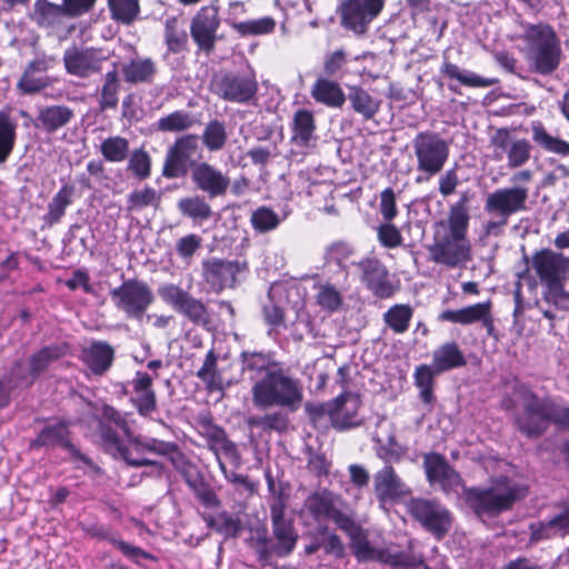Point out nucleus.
Segmentation results:
<instances>
[{"mask_svg": "<svg viewBox=\"0 0 569 569\" xmlns=\"http://www.w3.org/2000/svg\"><path fill=\"white\" fill-rule=\"evenodd\" d=\"M525 496V489L507 478L492 481L488 488H473L467 492V500L475 512L481 516H496Z\"/></svg>", "mask_w": 569, "mask_h": 569, "instance_id": "423d86ee", "label": "nucleus"}, {"mask_svg": "<svg viewBox=\"0 0 569 569\" xmlns=\"http://www.w3.org/2000/svg\"><path fill=\"white\" fill-rule=\"evenodd\" d=\"M34 443L46 447L61 446L76 452L70 443L68 429L63 423L46 427L40 432Z\"/></svg>", "mask_w": 569, "mask_h": 569, "instance_id": "37998d69", "label": "nucleus"}, {"mask_svg": "<svg viewBox=\"0 0 569 569\" xmlns=\"http://www.w3.org/2000/svg\"><path fill=\"white\" fill-rule=\"evenodd\" d=\"M63 17H67L63 6L54 4L48 0H37L34 2L32 20L38 26L50 28L60 24Z\"/></svg>", "mask_w": 569, "mask_h": 569, "instance_id": "4c0bfd02", "label": "nucleus"}, {"mask_svg": "<svg viewBox=\"0 0 569 569\" xmlns=\"http://www.w3.org/2000/svg\"><path fill=\"white\" fill-rule=\"evenodd\" d=\"M373 491L380 505L396 502L411 495L410 488L389 465L373 475Z\"/></svg>", "mask_w": 569, "mask_h": 569, "instance_id": "412c9836", "label": "nucleus"}, {"mask_svg": "<svg viewBox=\"0 0 569 569\" xmlns=\"http://www.w3.org/2000/svg\"><path fill=\"white\" fill-rule=\"evenodd\" d=\"M316 301L318 306L328 312H336L340 309L343 298L339 289L330 282H321L316 286Z\"/></svg>", "mask_w": 569, "mask_h": 569, "instance_id": "49530a36", "label": "nucleus"}, {"mask_svg": "<svg viewBox=\"0 0 569 569\" xmlns=\"http://www.w3.org/2000/svg\"><path fill=\"white\" fill-rule=\"evenodd\" d=\"M470 216L465 201L451 206L448 218L435 223L432 243L428 247L430 261L449 269L462 268L472 260L468 237Z\"/></svg>", "mask_w": 569, "mask_h": 569, "instance_id": "f257e3e1", "label": "nucleus"}, {"mask_svg": "<svg viewBox=\"0 0 569 569\" xmlns=\"http://www.w3.org/2000/svg\"><path fill=\"white\" fill-rule=\"evenodd\" d=\"M161 201V194L153 188L146 187L134 190L128 196V211H139L147 207L157 208Z\"/></svg>", "mask_w": 569, "mask_h": 569, "instance_id": "5fc2aeb1", "label": "nucleus"}, {"mask_svg": "<svg viewBox=\"0 0 569 569\" xmlns=\"http://www.w3.org/2000/svg\"><path fill=\"white\" fill-rule=\"evenodd\" d=\"M49 84L50 81L47 76H37L33 71L26 69L17 86L21 92L32 94L41 91Z\"/></svg>", "mask_w": 569, "mask_h": 569, "instance_id": "e2e57ef3", "label": "nucleus"}, {"mask_svg": "<svg viewBox=\"0 0 569 569\" xmlns=\"http://www.w3.org/2000/svg\"><path fill=\"white\" fill-rule=\"evenodd\" d=\"M439 373L440 372H436L432 366L427 365H421L415 370V386L419 389L420 399L425 403H431L433 401L435 376Z\"/></svg>", "mask_w": 569, "mask_h": 569, "instance_id": "c03bdc74", "label": "nucleus"}, {"mask_svg": "<svg viewBox=\"0 0 569 569\" xmlns=\"http://www.w3.org/2000/svg\"><path fill=\"white\" fill-rule=\"evenodd\" d=\"M197 376L207 385L209 390L220 389L221 379L220 375L217 372V357L212 351L208 352Z\"/></svg>", "mask_w": 569, "mask_h": 569, "instance_id": "052dcab7", "label": "nucleus"}, {"mask_svg": "<svg viewBox=\"0 0 569 569\" xmlns=\"http://www.w3.org/2000/svg\"><path fill=\"white\" fill-rule=\"evenodd\" d=\"M276 21L270 17L242 21L233 24V29L241 36L267 34L274 30Z\"/></svg>", "mask_w": 569, "mask_h": 569, "instance_id": "13d9d810", "label": "nucleus"}, {"mask_svg": "<svg viewBox=\"0 0 569 569\" xmlns=\"http://www.w3.org/2000/svg\"><path fill=\"white\" fill-rule=\"evenodd\" d=\"M157 67L151 58H137L124 63L121 72L126 82L131 84L152 82Z\"/></svg>", "mask_w": 569, "mask_h": 569, "instance_id": "7c9ffc66", "label": "nucleus"}, {"mask_svg": "<svg viewBox=\"0 0 569 569\" xmlns=\"http://www.w3.org/2000/svg\"><path fill=\"white\" fill-rule=\"evenodd\" d=\"M120 89V80L118 76L117 64L104 76L103 84L100 92L101 109L116 108L118 104V92Z\"/></svg>", "mask_w": 569, "mask_h": 569, "instance_id": "09e8293b", "label": "nucleus"}, {"mask_svg": "<svg viewBox=\"0 0 569 569\" xmlns=\"http://www.w3.org/2000/svg\"><path fill=\"white\" fill-rule=\"evenodd\" d=\"M128 170L139 180H144L151 172L150 156L142 149L134 150L129 158Z\"/></svg>", "mask_w": 569, "mask_h": 569, "instance_id": "680f3d73", "label": "nucleus"}, {"mask_svg": "<svg viewBox=\"0 0 569 569\" xmlns=\"http://www.w3.org/2000/svg\"><path fill=\"white\" fill-rule=\"evenodd\" d=\"M532 140L543 150L569 156V142L551 136L540 122H533L531 127Z\"/></svg>", "mask_w": 569, "mask_h": 569, "instance_id": "58836bf2", "label": "nucleus"}, {"mask_svg": "<svg viewBox=\"0 0 569 569\" xmlns=\"http://www.w3.org/2000/svg\"><path fill=\"white\" fill-rule=\"evenodd\" d=\"M198 148L197 136L186 134L178 138L167 152L162 174L169 179L183 177L196 163L192 158Z\"/></svg>", "mask_w": 569, "mask_h": 569, "instance_id": "2eb2a0df", "label": "nucleus"}, {"mask_svg": "<svg viewBox=\"0 0 569 569\" xmlns=\"http://www.w3.org/2000/svg\"><path fill=\"white\" fill-rule=\"evenodd\" d=\"M114 351L112 347L103 341H94L83 348L81 359L84 365L96 375L104 373L112 365Z\"/></svg>", "mask_w": 569, "mask_h": 569, "instance_id": "c85d7f7f", "label": "nucleus"}, {"mask_svg": "<svg viewBox=\"0 0 569 569\" xmlns=\"http://www.w3.org/2000/svg\"><path fill=\"white\" fill-rule=\"evenodd\" d=\"M109 9L113 20L130 24L140 11L138 0H108Z\"/></svg>", "mask_w": 569, "mask_h": 569, "instance_id": "603ef678", "label": "nucleus"}, {"mask_svg": "<svg viewBox=\"0 0 569 569\" xmlns=\"http://www.w3.org/2000/svg\"><path fill=\"white\" fill-rule=\"evenodd\" d=\"M522 31L517 39L523 43L522 52L529 67L540 74H550L560 64V40L547 23L521 22Z\"/></svg>", "mask_w": 569, "mask_h": 569, "instance_id": "f03ea898", "label": "nucleus"}, {"mask_svg": "<svg viewBox=\"0 0 569 569\" xmlns=\"http://www.w3.org/2000/svg\"><path fill=\"white\" fill-rule=\"evenodd\" d=\"M292 139L300 146H307L313 138L316 124L313 114L308 110H298L293 117Z\"/></svg>", "mask_w": 569, "mask_h": 569, "instance_id": "a19ab883", "label": "nucleus"}, {"mask_svg": "<svg viewBox=\"0 0 569 569\" xmlns=\"http://www.w3.org/2000/svg\"><path fill=\"white\" fill-rule=\"evenodd\" d=\"M219 27L218 10L214 7H203L191 22V37L204 51L213 48L217 29Z\"/></svg>", "mask_w": 569, "mask_h": 569, "instance_id": "4be33fe9", "label": "nucleus"}, {"mask_svg": "<svg viewBox=\"0 0 569 569\" xmlns=\"http://www.w3.org/2000/svg\"><path fill=\"white\" fill-rule=\"evenodd\" d=\"M191 180L198 190L211 199L224 196L230 186L229 177L208 162L192 164Z\"/></svg>", "mask_w": 569, "mask_h": 569, "instance_id": "aec40b11", "label": "nucleus"}, {"mask_svg": "<svg viewBox=\"0 0 569 569\" xmlns=\"http://www.w3.org/2000/svg\"><path fill=\"white\" fill-rule=\"evenodd\" d=\"M311 97L328 107L339 108L346 101L341 87L328 79H318L311 88Z\"/></svg>", "mask_w": 569, "mask_h": 569, "instance_id": "473e14b6", "label": "nucleus"}, {"mask_svg": "<svg viewBox=\"0 0 569 569\" xmlns=\"http://www.w3.org/2000/svg\"><path fill=\"white\" fill-rule=\"evenodd\" d=\"M202 276L210 288L219 292L234 283L236 276L239 272V264L233 261L212 258L203 261Z\"/></svg>", "mask_w": 569, "mask_h": 569, "instance_id": "b1692460", "label": "nucleus"}, {"mask_svg": "<svg viewBox=\"0 0 569 569\" xmlns=\"http://www.w3.org/2000/svg\"><path fill=\"white\" fill-rule=\"evenodd\" d=\"M413 310L408 305H395L385 315L383 320L395 333L408 330Z\"/></svg>", "mask_w": 569, "mask_h": 569, "instance_id": "de8ad7c7", "label": "nucleus"}, {"mask_svg": "<svg viewBox=\"0 0 569 569\" xmlns=\"http://www.w3.org/2000/svg\"><path fill=\"white\" fill-rule=\"evenodd\" d=\"M355 266L361 272L362 281L376 296L380 298L391 296L392 287L388 281V271L379 260L367 258Z\"/></svg>", "mask_w": 569, "mask_h": 569, "instance_id": "a878e982", "label": "nucleus"}, {"mask_svg": "<svg viewBox=\"0 0 569 569\" xmlns=\"http://www.w3.org/2000/svg\"><path fill=\"white\" fill-rule=\"evenodd\" d=\"M490 147L492 148V158L500 161L506 157L508 167L511 169L526 164L532 150V146L527 139L516 137L506 128L497 129L491 134Z\"/></svg>", "mask_w": 569, "mask_h": 569, "instance_id": "9d476101", "label": "nucleus"}, {"mask_svg": "<svg viewBox=\"0 0 569 569\" xmlns=\"http://www.w3.org/2000/svg\"><path fill=\"white\" fill-rule=\"evenodd\" d=\"M68 353L66 345L44 347L36 352L29 361V368L23 362H17L12 368V376L17 377L16 386L29 387L37 377L42 373L52 362Z\"/></svg>", "mask_w": 569, "mask_h": 569, "instance_id": "a211bd4d", "label": "nucleus"}, {"mask_svg": "<svg viewBox=\"0 0 569 569\" xmlns=\"http://www.w3.org/2000/svg\"><path fill=\"white\" fill-rule=\"evenodd\" d=\"M528 196L529 190L526 187L513 186L497 189L487 196L485 211L509 219L510 216L527 209Z\"/></svg>", "mask_w": 569, "mask_h": 569, "instance_id": "4468645a", "label": "nucleus"}, {"mask_svg": "<svg viewBox=\"0 0 569 569\" xmlns=\"http://www.w3.org/2000/svg\"><path fill=\"white\" fill-rule=\"evenodd\" d=\"M164 39L169 51L177 53L184 49L188 36L177 18L172 17L166 20Z\"/></svg>", "mask_w": 569, "mask_h": 569, "instance_id": "3c124183", "label": "nucleus"}, {"mask_svg": "<svg viewBox=\"0 0 569 569\" xmlns=\"http://www.w3.org/2000/svg\"><path fill=\"white\" fill-rule=\"evenodd\" d=\"M201 247V238L197 234H188L180 238L176 249L178 254L186 261H190L196 251Z\"/></svg>", "mask_w": 569, "mask_h": 569, "instance_id": "774afa93", "label": "nucleus"}, {"mask_svg": "<svg viewBox=\"0 0 569 569\" xmlns=\"http://www.w3.org/2000/svg\"><path fill=\"white\" fill-rule=\"evenodd\" d=\"M108 59L101 49L68 48L63 53V62L69 74L87 78L99 72L102 63Z\"/></svg>", "mask_w": 569, "mask_h": 569, "instance_id": "6ab92c4d", "label": "nucleus"}, {"mask_svg": "<svg viewBox=\"0 0 569 569\" xmlns=\"http://www.w3.org/2000/svg\"><path fill=\"white\" fill-rule=\"evenodd\" d=\"M253 403L261 409L282 407L295 410L302 400L300 382L281 369H267L252 387Z\"/></svg>", "mask_w": 569, "mask_h": 569, "instance_id": "20e7f679", "label": "nucleus"}, {"mask_svg": "<svg viewBox=\"0 0 569 569\" xmlns=\"http://www.w3.org/2000/svg\"><path fill=\"white\" fill-rule=\"evenodd\" d=\"M100 152L107 161L122 162L129 154V141L120 136L107 138L100 144Z\"/></svg>", "mask_w": 569, "mask_h": 569, "instance_id": "8fccbe9b", "label": "nucleus"}, {"mask_svg": "<svg viewBox=\"0 0 569 569\" xmlns=\"http://www.w3.org/2000/svg\"><path fill=\"white\" fill-rule=\"evenodd\" d=\"M353 252L355 250L350 244L346 242H336L327 249L326 260L345 268L346 262L353 256Z\"/></svg>", "mask_w": 569, "mask_h": 569, "instance_id": "69168bd1", "label": "nucleus"}, {"mask_svg": "<svg viewBox=\"0 0 569 569\" xmlns=\"http://www.w3.org/2000/svg\"><path fill=\"white\" fill-rule=\"evenodd\" d=\"M160 298L170 305L177 312L183 315L191 322L206 325L209 316L206 306L199 299L193 298L181 287L172 283H164L159 287Z\"/></svg>", "mask_w": 569, "mask_h": 569, "instance_id": "ddd939ff", "label": "nucleus"}, {"mask_svg": "<svg viewBox=\"0 0 569 569\" xmlns=\"http://www.w3.org/2000/svg\"><path fill=\"white\" fill-rule=\"evenodd\" d=\"M348 99L355 112L363 119H372L380 110V100L360 87H351Z\"/></svg>", "mask_w": 569, "mask_h": 569, "instance_id": "f704fd0d", "label": "nucleus"}, {"mask_svg": "<svg viewBox=\"0 0 569 569\" xmlns=\"http://www.w3.org/2000/svg\"><path fill=\"white\" fill-rule=\"evenodd\" d=\"M462 351L456 342H447L437 348L432 353V367L436 372H445L465 366Z\"/></svg>", "mask_w": 569, "mask_h": 569, "instance_id": "2f4dec72", "label": "nucleus"}, {"mask_svg": "<svg viewBox=\"0 0 569 569\" xmlns=\"http://www.w3.org/2000/svg\"><path fill=\"white\" fill-rule=\"evenodd\" d=\"M360 406V397L356 393L347 392L338 396L330 402L321 405L318 410L320 413L329 417L336 429L346 430L361 423V419L358 416Z\"/></svg>", "mask_w": 569, "mask_h": 569, "instance_id": "f3484780", "label": "nucleus"}, {"mask_svg": "<svg viewBox=\"0 0 569 569\" xmlns=\"http://www.w3.org/2000/svg\"><path fill=\"white\" fill-rule=\"evenodd\" d=\"M350 548L358 561H379V559H382V550L370 543L367 533L362 529L350 538Z\"/></svg>", "mask_w": 569, "mask_h": 569, "instance_id": "a18cd8bd", "label": "nucleus"}, {"mask_svg": "<svg viewBox=\"0 0 569 569\" xmlns=\"http://www.w3.org/2000/svg\"><path fill=\"white\" fill-rule=\"evenodd\" d=\"M177 208L183 217L190 218L196 224L207 221L212 216L210 204L198 194L181 198Z\"/></svg>", "mask_w": 569, "mask_h": 569, "instance_id": "72a5a7b5", "label": "nucleus"}, {"mask_svg": "<svg viewBox=\"0 0 569 569\" xmlns=\"http://www.w3.org/2000/svg\"><path fill=\"white\" fill-rule=\"evenodd\" d=\"M306 507L318 521L331 520L338 511L335 496L327 491L309 497Z\"/></svg>", "mask_w": 569, "mask_h": 569, "instance_id": "e433bc0d", "label": "nucleus"}, {"mask_svg": "<svg viewBox=\"0 0 569 569\" xmlns=\"http://www.w3.org/2000/svg\"><path fill=\"white\" fill-rule=\"evenodd\" d=\"M531 267L545 286V300L557 307H565L569 301V292L565 288L569 280V257L543 249L533 254Z\"/></svg>", "mask_w": 569, "mask_h": 569, "instance_id": "39448f33", "label": "nucleus"}, {"mask_svg": "<svg viewBox=\"0 0 569 569\" xmlns=\"http://www.w3.org/2000/svg\"><path fill=\"white\" fill-rule=\"evenodd\" d=\"M196 120L191 113L178 110L158 120V129L163 132H178L190 129Z\"/></svg>", "mask_w": 569, "mask_h": 569, "instance_id": "864d4df0", "label": "nucleus"}, {"mask_svg": "<svg viewBox=\"0 0 569 569\" xmlns=\"http://www.w3.org/2000/svg\"><path fill=\"white\" fill-rule=\"evenodd\" d=\"M413 154L416 157V169L418 176L416 182L429 181L439 174L450 156V143L439 133L422 131L416 134L412 140Z\"/></svg>", "mask_w": 569, "mask_h": 569, "instance_id": "0eeeda50", "label": "nucleus"}, {"mask_svg": "<svg viewBox=\"0 0 569 569\" xmlns=\"http://www.w3.org/2000/svg\"><path fill=\"white\" fill-rule=\"evenodd\" d=\"M131 385L133 390L131 401L138 412L147 417L156 411L157 398L152 388V378L146 372L138 371Z\"/></svg>", "mask_w": 569, "mask_h": 569, "instance_id": "cd10ccee", "label": "nucleus"}, {"mask_svg": "<svg viewBox=\"0 0 569 569\" xmlns=\"http://www.w3.org/2000/svg\"><path fill=\"white\" fill-rule=\"evenodd\" d=\"M101 443L108 453L133 467L156 465L154 461L143 458L144 453L170 457L172 461H174V455H179L178 447L173 442L133 436V433L122 440L116 431L107 427L101 429Z\"/></svg>", "mask_w": 569, "mask_h": 569, "instance_id": "7ed1b4c3", "label": "nucleus"}, {"mask_svg": "<svg viewBox=\"0 0 569 569\" xmlns=\"http://www.w3.org/2000/svg\"><path fill=\"white\" fill-rule=\"evenodd\" d=\"M227 140L226 128L218 120L210 121L202 133V141L210 151H218L223 148Z\"/></svg>", "mask_w": 569, "mask_h": 569, "instance_id": "bf43d9fd", "label": "nucleus"}, {"mask_svg": "<svg viewBox=\"0 0 569 569\" xmlns=\"http://www.w3.org/2000/svg\"><path fill=\"white\" fill-rule=\"evenodd\" d=\"M529 529L531 542L565 537L569 533V507L547 521L532 522Z\"/></svg>", "mask_w": 569, "mask_h": 569, "instance_id": "bb28decb", "label": "nucleus"}, {"mask_svg": "<svg viewBox=\"0 0 569 569\" xmlns=\"http://www.w3.org/2000/svg\"><path fill=\"white\" fill-rule=\"evenodd\" d=\"M16 139V126L8 113L0 111V162L11 153Z\"/></svg>", "mask_w": 569, "mask_h": 569, "instance_id": "6e6d98bb", "label": "nucleus"}, {"mask_svg": "<svg viewBox=\"0 0 569 569\" xmlns=\"http://www.w3.org/2000/svg\"><path fill=\"white\" fill-rule=\"evenodd\" d=\"M113 306L129 319L141 320L154 301L151 288L142 280L128 279L110 291Z\"/></svg>", "mask_w": 569, "mask_h": 569, "instance_id": "1a4fd4ad", "label": "nucleus"}, {"mask_svg": "<svg viewBox=\"0 0 569 569\" xmlns=\"http://www.w3.org/2000/svg\"><path fill=\"white\" fill-rule=\"evenodd\" d=\"M348 61L347 53L342 50H336L327 54L323 62L325 73L329 77L338 76Z\"/></svg>", "mask_w": 569, "mask_h": 569, "instance_id": "338daca9", "label": "nucleus"}, {"mask_svg": "<svg viewBox=\"0 0 569 569\" xmlns=\"http://www.w3.org/2000/svg\"><path fill=\"white\" fill-rule=\"evenodd\" d=\"M73 117V111L66 106H48L39 110L36 127L54 132L68 124Z\"/></svg>", "mask_w": 569, "mask_h": 569, "instance_id": "c756f323", "label": "nucleus"}, {"mask_svg": "<svg viewBox=\"0 0 569 569\" xmlns=\"http://www.w3.org/2000/svg\"><path fill=\"white\" fill-rule=\"evenodd\" d=\"M408 511L425 529L439 538L450 528L449 511L433 500L411 499L408 503Z\"/></svg>", "mask_w": 569, "mask_h": 569, "instance_id": "dca6fc26", "label": "nucleus"}, {"mask_svg": "<svg viewBox=\"0 0 569 569\" xmlns=\"http://www.w3.org/2000/svg\"><path fill=\"white\" fill-rule=\"evenodd\" d=\"M273 536L277 539V553L279 556L290 555L298 540V533L295 531L292 522L287 520L272 526Z\"/></svg>", "mask_w": 569, "mask_h": 569, "instance_id": "79ce46f5", "label": "nucleus"}, {"mask_svg": "<svg viewBox=\"0 0 569 569\" xmlns=\"http://www.w3.org/2000/svg\"><path fill=\"white\" fill-rule=\"evenodd\" d=\"M73 191L72 186L64 184L54 194L48 204V213L44 216V220L48 224L52 226L61 220L64 216L66 209L72 202Z\"/></svg>", "mask_w": 569, "mask_h": 569, "instance_id": "ea45409f", "label": "nucleus"}, {"mask_svg": "<svg viewBox=\"0 0 569 569\" xmlns=\"http://www.w3.org/2000/svg\"><path fill=\"white\" fill-rule=\"evenodd\" d=\"M440 71L443 76L458 80L461 84L471 88H487L496 83L495 79L483 78L475 72L461 70L457 64L445 60Z\"/></svg>", "mask_w": 569, "mask_h": 569, "instance_id": "c9c22d12", "label": "nucleus"}, {"mask_svg": "<svg viewBox=\"0 0 569 569\" xmlns=\"http://www.w3.org/2000/svg\"><path fill=\"white\" fill-rule=\"evenodd\" d=\"M513 402L522 408V412L516 417L519 430L527 437H538L549 427L548 400L539 399L530 389L518 385L513 389V400H503L502 406L511 409Z\"/></svg>", "mask_w": 569, "mask_h": 569, "instance_id": "6e6552de", "label": "nucleus"}, {"mask_svg": "<svg viewBox=\"0 0 569 569\" xmlns=\"http://www.w3.org/2000/svg\"><path fill=\"white\" fill-rule=\"evenodd\" d=\"M282 218L268 207H259L251 214L250 222L258 232H269L274 230Z\"/></svg>", "mask_w": 569, "mask_h": 569, "instance_id": "4d7b16f0", "label": "nucleus"}, {"mask_svg": "<svg viewBox=\"0 0 569 569\" xmlns=\"http://www.w3.org/2000/svg\"><path fill=\"white\" fill-rule=\"evenodd\" d=\"M385 3L386 0H342L338 8L341 24L356 34H363Z\"/></svg>", "mask_w": 569, "mask_h": 569, "instance_id": "9b49d317", "label": "nucleus"}, {"mask_svg": "<svg viewBox=\"0 0 569 569\" xmlns=\"http://www.w3.org/2000/svg\"><path fill=\"white\" fill-rule=\"evenodd\" d=\"M128 418H129V415L121 413L120 411L116 410L114 408H112L110 406H104L102 408L103 422L100 426V430L102 429V427L110 428L109 426L106 425V422L113 423L117 428H119L123 432V435L127 439L132 433L130 430Z\"/></svg>", "mask_w": 569, "mask_h": 569, "instance_id": "0e129e2a", "label": "nucleus"}, {"mask_svg": "<svg viewBox=\"0 0 569 569\" xmlns=\"http://www.w3.org/2000/svg\"><path fill=\"white\" fill-rule=\"evenodd\" d=\"M491 307L490 301L479 302L458 310H445L439 318L443 321L460 325L481 322L488 335H492L495 321L491 315Z\"/></svg>", "mask_w": 569, "mask_h": 569, "instance_id": "5701e85b", "label": "nucleus"}, {"mask_svg": "<svg viewBox=\"0 0 569 569\" xmlns=\"http://www.w3.org/2000/svg\"><path fill=\"white\" fill-rule=\"evenodd\" d=\"M423 466L430 485H439L445 491L460 485L459 475L449 466L446 458L439 453H427Z\"/></svg>", "mask_w": 569, "mask_h": 569, "instance_id": "393cba45", "label": "nucleus"}, {"mask_svg": "<svg viewBox=\"0 0 569 569\" xmlns=\"http://www.w3.org/2000/svg\"><path fill=\"white\" fill-rule=\"evenodd\" d=\"M257 89V81L249 73H220L211 81L212 92L230 102H248L254 97Z\"/></svg>", "mask_w": 569, "mask_h": 569, "instance_id": "f8f14e48", "label": "nucleus"}]
</instances>
